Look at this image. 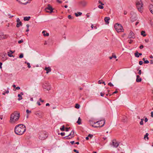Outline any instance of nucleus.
Segmentation results:
<instances>
[{"label": "nucleus", "mask_w": 153, "mask_h": 153, "mask_svg": "<svg viewBox=\"0 0 153 153\" xmlns=\"http://www.w3.org/2000/svg\"><path fill=\"white\" fill-rule=\"evenodd\" d=\"M25 126L22 124H20L16 125L14 129V131L15 133L19 135L22 134L26 131Z\"/></svg>", "instance_id": "f257e3e1"}, {"label": "nucleus", "mask_w": 153, "mask_h": 153, "mask_svg": "<svg viewBox=\"0 0 153 153\" xmlns=\"http://www.w3.org/2000/svg\"><path fill=\"white\" fill-rule=\"evenodd\" d=\"M20 116L19 113L17 111H15L10 115V123H13L17 121L19 119Z\"/></svg>", "instance_id": "f03ea898"}, {"label": "nucleus", "mask_w": 153, "mask_h": 153, "mask_svg": "<svg viewBox=\"0 0 153 153\" xmlns=\"http://www.w3.org/2000/svg\"><path fill=\"white\" fill-rule=\"evenodd\" d=\"M90 123L92 125V126L95 128L97 127H102L104 126L105 123V120H103L97 121L94 123L92 121H90Z\"/></svg>", "instance_id": "7ed1b4c3"}, {"label": "nucleus", "mask_w": 153, "mask_h": 153, "mask_svg": "<svg viewBox=\"0 0 153 153\" xmlns=\"http://www.w3.org/2000/svg\"><path fill=\"white\" fill-rule=\"evenodd\" d=\"M136 6L138 10L141 13L143 10V4L141 0H137L136 2Z\"/></svg>", "instance_id": "20e7f679"}, {"label": "nucleus", "mask_w": 153, "mask_h": 153, "mask_svg": "<svg viewBox=\"0 0 153 153\" xmlns=\"http://www.w3.org/2000/svg\"><path fill=\"white\" fill-rule=\"evenodd\" d=\"M39 138L41 140H43L46 139L48 137V134L45 131H40L38 134Z\"/></svg>", "instance_id": "39448f33"}, {"label": "nucleus", "mask_w": 153, "mask_h": 153, "mask_svg": "<svg viewBox=\"0 0 153 153\" xmlns=\"http://www.w3.org/2000/svg\"><path fill=\"white\" fill-rule=\"evenodd\" d=\"M114 28L117 32H123L124 30L121 25L118 23H117L114 25Z\"/></svg>", "instance_id": "423d86ee"}, {"label": "nucleus", "mask_w": 153, "mask_h": 153, "mask_svg": "<svg viewBox=\"0 0 153 153\" xmlns=\"http://www.w3.org/2000/svg\"><path fill=\"white\" fill-rule=\"evenodd\" d=\"M43 88L48 91L51 89L50 85L47 82L45 81L44 84H42Z\"/></svg>", "instance_id": "0eeeda50"}, {"label": "nucleus", "mask_w": 153, "mask_h": 153, "mask_svg": "<svg viewBox=\"0 0 153 153\" xmlns=\"http://www.w3.org/2000/svg\"><path fill=\"white\" fill-rule=\"evenodd\" d=\"M131 15V20L132 22L137 20V15L134 12L132 11L130 13Z\"/></svg>", "instance_id": "6e6552de"}, {"label": "nucleus", "mask_w": 153, "mask_h": 153, "mask_svg": "<svg viewBox=\"0 0 153 153\" xmlns=\"http://www.w3.org/2000/svg\"><path fill=\"white\" fill-rule=\"evenodd\" d=\"M53 8L50 4H48L47 7H46L45 9V10L47 12H50V13L53 12Z\"/></svg>", "instance_id": "1a4fd4ad"}, {"label": "nucleus", "mask_w": 153, "mask_h": 153, "mask_svg": "<svg viewBox=\"0 0 153 153\" xmlns=\"http://www.w3.org/2000/svg\"><path fill=\"white\" fill-rule=\"evenodd\" d=\"M74 136V131L72 130L68 136L64 137V138L66 139H69L73 137Z\"/></svg>", "instance_id": "9d476101"}, {"label": "nucleus", "mask_w": 153, "mask_h": 153, "mask_svg": "<svg viewBox=\"0 0 153 153\" xmlns=\"http://www.w3.org/2000/svg\"><path fill=\"white\" fill-rule=\"evenodd\" d=\"M0 56L1 58L2 61H4L7 59V54L5 53H3L0 55Z\"/></svg>", "instance_id": "9b49d317"}, {"label": "nucleus", "mask_w": 153, "mask_h": 153, "mask_svg": "<svg viewBox=\"0 0 153 153\" xmlns=\"http://www.w3.org/2000/svg\"><path fill=\"white\" fill-rule=\"evenodd\" d=\"M8 36L7 35H4L3 33L0 32V40H2L7 39Z\"/></svg>", "instance_id": "f8f14e48"}, {"label": "nucleus", "mask_w": 153, "mask_h": 153, "mask_svg": "<svg viewBox=\"0 0 153 153\" xmlns=\"http://www.w3.org/2000/svg\"><path fill=\"white\" fill-rule=\"evenodd\" d=\"M16 22H17V23L16 25V27H19L20 26L22 25V23L20 21V19L18 18L16 19Z\"/></svg>", "instance_id": "ddd939ff"}, {"label": "nucleus", "mask_w": 153, "mask_h": 153, "mask_svg": "<svg viewBox=\"0 0 153 153\" xmlns=\"http://www.w3.org/2000/svg\"><path fill=\"white\" fill-rule=\"evenodd\" d=\"M135 37V36L134 33L132 31H131L128 36V38H133L134 39Z\"/></svg>", "instance_id": "4468645a"}, {"label": "nucleus", "mask_w": 153, "mask_h": 153, "mask_svg": "<svg viewBox=\"0 0 153 153\" xmlns=\"http://www.w3.org/2000/svg\"><path fill=\"white\" fill-rule=\"evenodd\" d=\"M16 1L20 3L26 4L28 3L29 0H16Z\"/></svg>", "instance_id": "2eb2a0df"}, {"label": "nucleus", "mask_w": 153, "mask_h": 153, "mask_svg": "<svg viewBox=\"0 0 153 153\" xmlns=\"http://www.w3.org/2000/svg\"><path fill=\"white\" fill-rule=\"evenodd\" d=\"M119 144L115 140H113L112 141V145L116 148L117 147L119 146Z\"/></svg>", "instance_id": "dca6fc26"}, {"label": "nucleus", "mask_w": 153, "mask_h": 153, "mask_svg": "<svg viewBox=\"0 0 153 153\" xmlns=\"http://www.w3.org/2000/svg\"><path fill=\"white\" fill-rule=\"evenodd\" d=\"M35 114L39 118H42L43 116V113L42 112H36Z\"/></svg>", "instance_id": "f3484780"}, {"label": "nucleus", "mask_w": 153, "mask_h": 153, "mask_svg": "<svg viewBox=\"0 0 153 153\" xmlns=\"http://www.w3.org/2000/svg\"><path fill=\"white\" fill-rule=\"evenodd\" d=\"M80 3L83 6L85 7L87 4L88 2L85 1H81Z\"/></svg>", "instance_id": "a211bd4d"}, {"label": "nucleus", "mask_w": 153, "mask_h": 153, "mask_svg": "<svg viewBox=\"0 0 153 153\" xmlns=\"http://www.w3.org/2000/svg\"><path fill=\"white\" fill-rule=\"evenodd\" d=\"M137 78L136 81L137 82H140L142 81V79L140 77V76L138 75H137Z\"/></svg>", "instance_id": "6ab92c4d"}, {"label": "nucleus", "mask_w": 153, "mask_h": 153, "mask_svg": "<svg viewBox=\"0 0 153 153\" xmlns=\"http://www.w3.org/2000/svg\"><path fill=\"white\" fill-rule=\"evenodd\" d=\"M149 9L151 12L153 14V5L151 4L149 6Z\"/></svg>", "instance_id": "aec40b11"}, {"label": "nucleus", "mask_w": 153, "mask_h": 153, "mask_svg": "<svg viewBox=\"0 0 153 153\" xmlns=\"http://www.w3.org/2000/svg\"><path fill=\"white\" fill-rule=\"evenodd\" d=\"M104 21L107 24H108L109 23V20H110V18L109 17H106L104 18Z\"/></svg>", "instance_id": "412c9836"}, {"label": "nucleus", "mask_w": 153, "mask_h": 153, "mask_svg": "<svg viewBox=\"0 0 153 153\" xmlns=\"http://www.w3.org/2000/svg\"><path fill=\"white\" fill-rule=\"evenodd\" d=\"M45 70L46 71L47 74H48L49 72L51 71V69L50 67H46Z\"/></svg>", "instance_id": "4be33fe9"}, {"label": "nucleus", "mask_w": 153, "mask_h": 153, "mask_svg": "<svg viewBox=\"0 0 153 153\" xmlns=\"http://www.w3.org/2000/svg\"><path fill=\"white\" fill-rule=\"evenodd\" d=\"M30 16L25 17L24 18V21H28L30 19Z\"/></svg>", "instance_id": "5701e85b"}, {"label": "nucleus", "mask_w": 153, "mask_h": 153, "mask_svg": "<svg viewBox=\"0 0 153 153\" xmlns=\"http://www.w3.org/2000/svg\"><path fill=\"white\" fill-rule=\"evenodd\" d=\"M76 123L79 124L80 125L81 123V120L80 118V117H79L78 119V121H77Z\"/></svg>", "instance_id": "b1692460"}, {"label": "nucleus", "mask_w": 153, "mask_h": 153, "mask_svg": "<svg viewBox=\"0 0 153 153\" xmlns=\"http://www.w3.org/2000/svg\"><path fill=\"white\" fill-rule=\"evenodd\" d=\"M46 32L44 30L42 31V33L43 34V35L45 36H48L49 35V34L48 33H45Z\"/></svg>", "instance_id": "393cba45"}, {"label": "nucleus", "mask_w": 153, "mask_h": 153, "mask_svg": "<svg viewBox=\"0 0 153 153\" xmlns=\"http://www.w3.org/2000/svg\"><path fill=\"white\" fill-rule=\"evenodd\" d=\"M122 120L124 122H126L127 120V117L126 116H124L123 117Z\"/></svg>", "instance_id": "a878e982"}, {"label": "nucleus", "mask_w": 153, "mask_h": 153, "mask_svg": "<svg viewBox=\"0 0 153 153\" xmlns=\"http://www.w3.org/2000/svg\"><path fill=\"white\" fill-rule=\"evenodd\" d=\"M145 31H142L141 32V35H143V36H146V34H145Z\"/></svg>", "instance_id": "bb28decb"}, {"label": "nucleus", "mask_w": 153, "mask_h": 153, "mask_svg": "<svg viewBox=\"0 0 153 153\" xmlns=\"http://www.w3.org/2000/svg\"><path fill=\"white\" fill-rule=\"evenodd\" d=\"M78 13H75V14L76 16L78 17L79 16H81L82 14V13L80 12H78Z\"/></svg>", "instance_id": "cd10ccee"}, {"label": "nucleus", "mask_w": 153, "mask_h": 153, "mask_svg": "<svg viewBox=\"0 0 153 153\" xmlns=\"http://www.w3.org/2000/svg\"><path fill=\"white\" fill-rule=\"evenodd\" d=\"M78 13H75V14L76 16L78 17L79 16H81L82 14V13L80 12H78Z\"/></svg>", "instance_id": "c85d7f7f"}, {"label": "nucleus", "mask_w": 153, "mask_h": 153, "mask_svg": "<svg viewBox=\"0 0 153 153\" xmlns=\"http://www.w3.org/2000/svg\"><path fill=\"white\" fill-rule=\"evenodd\" d=\"M139 53L137 51H136V53H134V55L135 57H139Z\"/></svg>", "instance_id": "c756f323"}, {"label": "nucleus", "mask_w": 153, "mask_h": 153, "mask_svg": "<svg viewBox=\"0 0 153 153\" xmlns=\"http://www.w3.org/2000/svg\"><path fill=\"white\" fill-rule=\"evenodd\" d=\"M18 96L19 97V98L18 99V100H20L22 99V97L21 94H18Z\"/></svg>", "instance_id": "7c9ffc66"}, {"label": "nucleus", "mask_w": 153, "mask_h": 153, "mask_svg": "<svg viewBox=\"0 0 153 153\" xmlns=\"http://www.w3.org/2000/svg\"><path fill=\"white\" fill-rule=\"evenodd\" d=\"M149 135V134L148 133H146V134L145 135L144 137V138L145 139V138L146 137L147 140L149 139V137H148V136Z\"/></svg>", "instance_id": "2f4dec72"}, {"label": "nucleus", "mask_w": 153, "mask_h": 153, "mask_svg": "<svg viewBox=\"0 0 153 153\" xmlns=\"http://www.w3.org/2000/svg\"><path fill=\"white\" fill-rule=\"evenodd\" d=\"M80 107V105L78 103L76 104L75 106V108H76L78 109Z\"/></svg>", "instance_id": "473e14b6"}, {"label": "nucleus", "mask_w": 153, "mask_h": 153, "mask_svg": "<svg viewBox=\"0 0 153 153\" xmlns=\"http://www.w3.org/2000/svg\"><path fill=\"white\" fill-rule=\"evenodd\" d=\"M8 55L10 57H14V56L12 54V53H10V52H8Z\"/></svg>", "instance_id": "72a5a7b5"}, {"label": "nucleus", "mask_w": 153, "mask_h": 153, "mask_svg": "<svg viewBox=\"0 0 153 153\" xmlns=\"http://www.w3.org/2000/svg\"><path fill=\"white\" fill-rule=\"evenodd\" d=\"M60 130L62 131H65V126L64 125H63L62 126V128H60Z\"/></svg>", "instance_id": "f704fd0d"}, {"label": "nucleus", "mask_w": 153, "mask_h": 153, "mask_svg": "<svg viewBox=\"0 0 153 153\" xmlns=\"http://www.w3.org/2000/svg\"><path fill=\"white\" fill-rule=\"evenodd\" d=\"M98 7L99 8L101 9H102L104 8V7L102 6V5H99V6H98Z\"/></svg>", "instance_id": "c9c22d12"}, {"label": "nucleus", "mask_w": 153, "mask_h": 153, "mask_svg": "<svg viewBox=\"0 0 153 153\" xmlns=\"http://www.w3.org/2000/svg\"><path fill=\"white\" fill-rule=\"evenodd\" d=\"M68 18L69 19H73V17L72 16H71V15H69L68 16Z\"/></svg>", "instance_id": "e433bc0d"}, {"label": "nucleus", "mask_w": 153, "mask_h": 153, "mask_svg": "<svg viewBox=\"0 0 153 153\" xmlns=\"http://www.w3.org/2000/svg\"><path fill=\"white\" fill-rule=\"evenodd\" d=\"M23 57V53H21L20 54L19 56V58H22Z\"/></svg>", "instance_id": "4c0bfd02"}, {"label": "nucleus", "mask_w": 153, "mask_h": 153, "mask_svg": "<svg viewBox=\"0 0 153 153\" xmlns=\"http://www.w3.org/2000/svg\"><path fill=\"white\" fill-rule=\"evenodd\" d=\"M108 85L111 86V87H112V86H113L114 85H113V84L111 83V82H109L108 84Z\"/></svg>", "instance_id": "58836bf2"}, {"label": "nucleus", "mask_w": 153, "mask_h": 153, "mask_svg": "<svg viewBox=\"0 0 153 153\" xmlns=\"http://www.w3.org/2000/svg\"><path fill=\"white\" fill-rule=\"evenodd\" d=\"M23 42V39H21L20 40H19L18 42V43L19 44H20L21 43H22Z\"/></svg>", "instance_id": "ea45409f"}, {"label": "nucleus", "mask_w": 153, "mask_h": 153, "mask_svg": "<svg viewBox=\"0 0 153 153\" xmlns=\"http://www.w3.org/2000/svg\"><path fill=\"white\" fill-rule=\"evenodd\" d=\"M93 135L91 134H89V135L88 136V137H89L90 138H92L93 137Z\"/></svg>", "instance_id": "a19ab883"}, {"label": "nucleus", "mask_w": 153, "mask_h": 153, "mask_svg": "<svg viewBox=\"0 0 153 153\" xmlns=\"http://www.w3.org/2000/svg\"><path fill=\"white\" fill-rule=\"evenodd\" d=\"M27 67L28 68H30L31 67V66L30 65V63H27Z\"/></svg>", "instance_id": "79ce46f5"}, {"label": "nucleus", "mask_w": 153, "mask_h": 153, "mask_svg": "<svg viewBox=\"0 0 153 153\" xmlns=\"http://www.w3.org/2000/svg\"><path fill=\"white\" fill-rule=\"evenodd\" d=\"M98 2L99 4H101V5H104V4H103L100 1H99Z\"/></svg>", "instance_id": "37998d69"}, {"label": "nucleus", "mask_w": 153, "mask_h": 153, "mask_svg": "<svg viewBox=\"0 0 153 153\" xmlns=\"http://www.w3.org/2000/svg\"><path fill=\"white\" fill-rule=\"evenodd\" d=\"M26 111L27 113V114L30 113L31 112V111L29 110L28 109H27L26 110Z\"/></svg>", "instance_id": "c03bdc74"}, {"label": "nucleus", "mask_w": 153, "mask_h": 153, "mask_svg": "<svg viewBox=\"0 0 153 153\" xmlns=\"http://www.w3.org/2000/svg\"><path fill=\"white\" fill-rule=\"evenodd\" d=\"M70 128V127H68V128H65V131H69V129Z\"/></svg>", "instance_id": "a18cd8bd"}, {"label": "nucleus", "mask_w": 153, "mask_h": 153, "mask_svg": "<svg viewBox=\"0 0 153 153\" xmlns=\"http://www.w3.org/2000/svg\"><path fill=\"white\" fill-rule=\"evenodd\" d=\"M8 16H9V18H11L14 16H10V14H8Z\"/></svg>", "instance_id": "49530a36"}, {"label": "nucleus", "mask_w": 153, "mask_h": 153, "mask_svg": "<svg viewBox=\"0 0 153 153\" xmlns=\"http://www.w3.org/2000/svg\"><path fill=\"white\" fill-rule=\"evenodd\" d=\"M149 62L148 60H146L144 61V63L145 64H148L149 63Z\"/></svg>", "instance_id": "de8ad7c7"}, {"label": "nucleus", "mask_w": 153, "mask_h": 153, "mask_svg": "<svg viewBox=\"0 0 153 153\" xmlns=\"http://www.w3.org/2000/svg\"><path fill=\"white\" fill-rule=\"evenodd\" d=\"M143 63V62L142 61H140L139 62V64L140 65H142Z\"/></svg>", "instance_id": "09e8293b"}, {"label": "nucleus", "mask_w": 153, "mask_h": 153, "mask_svg": "<svg viewBox=\"0 0 153 153\" xmlns=\"http://www.w3.org/2000/svg\"><path fill=\"white\" fill-rule=\"evenodd\" d=\"M60 135L62 136H64L65 135V133L64 132H61V133H60Z\"/></svg>", "instance_id": "8fccbe9b"}, {"label": "nucleus", "mask_w": 153, "mask_h": 153, "mask_svg": "<svg viewBox=\"0 0 153 153\" xmlns=\"http://www.w3.org/2000/svg\"><path fill=\"white\" fill-rule=\"evenodd\" d=\"M73 151L74 152H76V153H79L78 151L75 149H74Z\"/></svg>", "instance_id": "3c124183"}, {"label": "nucleus", "mask_w": 153, "mask_h": 153, "mask_svg": "<svg viewBox=\"0 0 153 153\" xmlns=\"http://www.w3.org/2000/svg\"><path fill=\"white\" fill-rule=\"evenodd\" d=\"M112 57H113V58H114L115 59L117 57L115 55H114L113 54L112 55Z\"/></svg>", "instance_id": "603ef678"}, {"label": "nucleus", "mask_w": 153, "mask_h": 153, "mask_svg": "<svg viewBox=\"0 0 153 153\" xmlns=\"http://www.w3.org/2000/svg\"><path fill=\"white\" fill-rule=\"evenodd\" d=\"M140 125H143V121H141L140 123Z\"/></svg>", "instance_id": "864d4df0"}, {"label": "nucleus", "mask_w": 153, "mask_h": 153, "mask_svg": "<svg viewBox=\"0 0 153 153\" xmlns=\"http://www.w3.org/2000/svg\"><path fill=\"white\" fill-rule=\"evenodd\" d=\"M138 73L139 75H140L141 74V70H140L139 71V72H138Z\"/></svg>", "instance_id": "5fc2aeb1"}, {"label": "nucleus", "mask_w": 153, "mask_h": 153, "mask_svg": "<svg viewBox=\"0 0 153 153\" xmlns=\"http://www.w3.org/2000/svg\"><path fill=\"white\" fill-rule=\"evenodd\" d=\"M139 48L140 49H142L143 48V45H142L140 46Z\"/></svg>", "instance_id": "6e6d98bb"}, {"label": "nucleus", "mask_w": 153, "mask_h": 153, "mask_svg": "<svg viewBox=\"0 0 153 153\" xmlns=\"http://www.w3.org/2000/svg\"><path fill=\"white\" fill-rule=\"evenodd\" d=\"M2 65V62H0V68L1 69L2 68V66L1 65Z\"/></svg>", "instance_id": "4d7b16f0"}, {"label": "nucleus", "mask_w": 153, "mask_h": 153, "mask_svg": "<svg viewBox=\"0 0 153 153\" xmlns=\"http://www.w3.org/2000/svg\"><path fill=\"white\" fill-rule=\"evenodd\" d=\"M148 120V119L147 118H146L145 119L144 121L145 122H147Z\"/></svg>", "instance_id": "13d9d810"}, {"label": "nucleus", "mask_w": 153, "mask_h": 153, "mask_svg": "<svg viewBox=\"0 0 153 153\" xmlns=\"http://www.w3.org/2000/svg\"><path fill=\"white\" fill-rule=\"evenodd\" d=\"M15 52V51H12L11 50L10 51V52L11 53H14Z\"/></svg>", "instance_id": "bf43d9fd"}, {"label": "nucleus", "mask_w": 153, "mask_h": 153, "mask_svg": "<svg viewBox=\"0 0 153 153\" xmlns=\"http://www.w3.org/2000/svg\"><path fill=\"white\" fill-rule=\"evenodd\" d=\"M145 41L146 42V43H148L149 42V39H145Z\"/></svg>", "instance_id": "052dcab7"}, {"label": "nucleus", "mask_w": 153, "mask_h": 153, "mask_svg": "<svg viewBox=\"0 0 153 153\" xmlns=\"http://www.w3.org/2000/svg\"><path fill=\"white\" fill-rule=\"evenodd\" d=\"M117 93H118V91H117V89H116V91L113 93L112 94H114Z\"/></svg>", "instance_id": "680f3d73"}, {"label": "nucleus", "mask_w": 153, "mask_h": 153, "mask_svg": "<svg viewBox=\"0 0 153 153\" xmlns=\"http://www.w3.org/2000/svg\"><path fill=\"white\" fill-rule=\"evenodd\" d=\"M151 117H153V111H152L151 112Z\"/></svg>", "instance_id": "e2e57ef3"}, {"label": "nucleus", "mask_w": 153, "mask_h": 153, "mask_svg": "<svg viewBox=\"0 0 153 153\" xmlns=\"http://www.w3.org/2000/svg\"><path fill=\"white\" fill-rule=\"evenodd\" d=\"M104 95V93H102V92L100 93V95L101 96H102V97Z\"/></svg>", "instance_id": "0e129e2a"}, {"label": "nucleus", "mask_w": 153, "mask_h": 153, "mask_svg": "<svg viewBox=\"0 0 153 153\" xmlns=\"http://www.w3.org/2000/svg\"><path fill=\"white\" fill-rule=\"evenodd\" d=\"M127 12L126 11L124 10V14L125 15H126L127 14Z\"/></svg>", "instance_id": "69168bd1"}, {"label": "nucleus", "mask_w": 153, "mask_h": 153, "mask_svg": "<svg viewBox=\"0 0 153 153\" xmlns=\"http://www.w3.org/2000/svg\"><path fill=\"white\" fill-rule=\"evenodd\" d=\"M101 80H100L98 81V84H101L102 83V82H101Z\"/></svg>", "instance_id": "338daca9"}, {"label": "nucleus", "mask_w": 153, "mask_h": 153, "mask_svg": "<svg viewBox=\"0 0 153 153\" xmlns=\"http://www.w3.org/2000/svg\"><path fill=\"white\" fill-rule=\"evenodd\" d=\"M39 100L42 102H44V100H42L41 98H40Z\"/></svg>", "instance_id": "774afa93"}]
</instances>
